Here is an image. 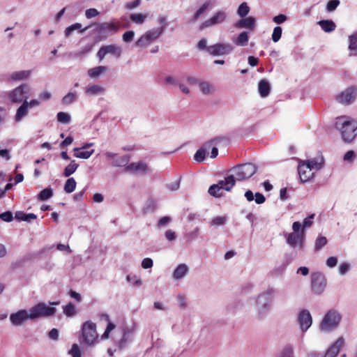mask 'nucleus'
<instances>
[{
    "instance_id": "f257e3e1",
    "label": "nucleus",
    "mask_w": 357,
    "mask_h": 357,
    "mask_svg": "<svg viewBox=\"0 0 357 357\" xmlns=\"http://www.w3.org/2000/svg\"><path fill=\"white\" fill-rule=\"evenodd\" d=\"M335 128L345 142H352L357 136V122L349 117L344 116L336 118Z\"/></svg>"
},
{
    "instance_id": "f03ea898",
    "label": "nucleus",
    "mask_w": 357,
    "mask_h": 357,
    "mask_svg": "<svg viewBox=\"0 0 357 357\" xmlns=\"http://www.w3.org/2000/svg\"><path fill=\"white\" fill-rule=\"evenodd\" d=\"M275 294L276 290L273 287H268L257 296L255 303L258 318L262 319L268 314Z\"/></svg>"
},
{
    "instance_id": "7ed1b4c3",
    "label": "nucleus",
    "mask_w": 357,
    "mask_h": 357,
    "mask_svg": "<svg viewBox=\"0 0 357 357\" xmlns=\"http://www.w3.org/2000/svg\"><path fill=\"white\" fill-rule=\"evenodd\" d=\"M256 167L252 163H244L230 169L228 172L236 181L248 179L256 172Z\"/></svg>"
},
{
    "instance_id": "20e7f679",
    "label": "nucleus",
    "mask_w": 357,
    "mask_h": 357,
    "mask_svg": "<svg viewBox=\"0 0 357 357\" xmlns=\"http://www.w3.org/2000/svg\"><path fill=\"white\" fill-rule=\"evenodd\" d=\"M342 316L339 312L335 310H329L324 317L319 329L321 332H331L337 328L341 321Z\"/></svg>"
},
{
    "instance_id": "39448f33",
    "label": "nucleus",
    "mask_w": 357,
    "mask_h": 357,
    "mask_svg": "<svg viewBox=\"0 0 357 357\" xmlns=\"http://www.w3.org/2000/svg\"><path fill=\"white\" fill-rule=\"evenodd\" d=\"M82 342L86 347H93L97 342L98 334L96 324L91 321H86L82 327Z\"/></svg>"
},
{
    "instance_id": "423d86ee",
    "label": "nucleus",
    "mask_w": 357,
    "mask_h": 357,
    "mask_svg": "<svg viewBox=\"0 0 357 357\" xmlns=\"http://www.w3.org/2000/svg\"><path fill=\"white\" fill-rule=\"evenodd\" d=\"M165 25L159 28L152 29L146 31L135 42V46L139 47L146 48L154 40L158 39L164 32Z\"/></svg>"
},
{
    "instance_id": "0eeeda50",
    "label": "nucleus",
    "mask_w": 357,
    "mask_h": 357,
    "mask_svg": "<svg viewBox=\"0 0 357 357\" xmlns=\"http://www.w3.org/2000/svg\"><path fill=\"white\" fill-rule=\"evenodd\" d=\"M31 314V320L39 317H47L54 315L56 309L54 307H50L45 303H39L29 309Z\"/></svg>"
},
{
    "instance_id": "6e6552de",
    "label": "nucleus",
    "mask_w": 357,
    "mask_h": 357,
    "mask_svg": "<svg viewBox=\"0 0 357 357\" xmlns=\"http://www.w3.org/2000/svg\"><path fill=\"white\" fill-rule=\"evenodd\" d=\"M326 278L321 273L316 272L311 275V288L314 294H321L326 289Z\"/></svg>"
},
{
    "instance_id": "1a4fd4ad",
    "label": "nucleus",
    "mask_w": 357,
    "mask_h": 357,
    "mask_svg": "<svg viewBox=\"0 0 357 357\" xmlns=\"http://www.w3.org/2000/svg\"><path fill=\"white\" fill-rule=\"evenodd\" d=\"M227 15L225 11L220 10L214 13L209 19L205 20L199 25L201 30L222 24L227 19Z\"/></svg>"
},
{
    "instance_id": "9d476101",
    "label": "nucleus",
    "mask_w": 357,
    "mask_h": 357,
    "mask_svg": "<svg viewBox=\"0 0 357 357\" xmlns=\"http://www.w3.org/2000/svg\"><path fill=\"white\" fill-rule=\"evenodd\" d=\"M234 47L229 43H218L208 46L207 52L213 56H222L232 52Z\"/></svg>"
},
{
    "instance_id": "9b49d317",
    "label": "nucleus",
    "mask_w": 357,
    "mask_h": 357,
    "mask_svg": "<svg viewBox=\"0 0 357 357\" xmlns=\"http://www.w3.org/2000/svg\"><path fill=\"white\" fill-rule=\"evenodd\" d=\"M121 53V48L119 45L112 44L102 46L97 53V56L100 61H102L107 54H111L116 58H119Z\"/></svg>"
},
{
    "instance_id": "f8f14e48",
    "label": "nucleus",
    "mask_w": 357,
    "mask_h": 357,
    "mask_svg": "<svg viewBox=\"0 0 357 357\" xmlns=\"http://www.w3.org/2000/svg\"><path fill=\"white\" fill-rule=\"evenodd\" d=\"M29 310H20L10 314V321L13 326H20L29 319H31Z\"/></svg>"
},
{
    "instance_id": "ddd939ff",
    "label": "nucleus",
    "mask_w": 357,
    "mask_h": 357,
    "mask_svg": "<svg viewBox=\"0 0 357 357\" xmlns=\"http://www.w3.org/2000/svg\"><path fill=\"white\" fill-rule=\"evenodd\" d=\"M357 98V91H341L335 95L336 101L343 105L352 104Z\"/></svg>"
},
{
    "instance_id": "4468645a",
    "label": "nucleus",
    "mask_w": 357,
    "mask_h": 357,
    "mask_svg": "<svg viewBox=\"0 0 357 357\" xmlns=\"http://www.w3.org/2000/svg\"><path fill=\"white\" fill-rule=\"evenodd\" d=\"M287 243L293 248L299 246L301 248L303 247L305 241V231L302 230L300 233L292 232L285 234Z\"/></svg>"
},
{
    "instance_id": "2eb2a0df",
    "label": "nucleus",
    "mask_w": 357,
    "mask_h": 357,
    "mask_svg": "<svg viewBox=\"0 0 357 357\" xmlns=\"http://www.w3.org/2000/svg\"><path fill=\"white\" fill-rule=\"evenodd\" d=\"M235 185V179L229 174L224 181H220L217 184L211 185L208 192L213 194L215 189H222V190L230 191Z\"/></svg>"
},
{
    "instance_id": "dca6fc26",
    "label": "nucleus",
    "mask_w": 357,
    "mask_h": 357,
    "mask_svg": "<svg viewBox=\"0 0 357 357\" xmlns=\"http://www.w3.org/2000/svg\"><path fill=\"white\" fill-rule=\"evenodd\" d=\"M298 324L302 332H306L312 324L311 314L307 310H303L300 312L298 319Z\"/></svg>"
},
{
    "instance_id": "f3484780",
    "label": "nucleus",
    "mask_w": 357,
    "mask_h": 357,
    "mask_svg": "<svg viewBox=\"0 0 357 357\" xmlns=\"http://www.w3.org/2000/svg\"><path fill=\"white\" fill-rule=\"evenodd\" d=\"M105 156L112 160V166L114 167H126L130 161L129 155H119L112 152H106Z\"/></svg>"
},
{
    "instance_id": "a211bd4d",
    "label": "nucleus",
    "mask_w": 357,
    "mask_h": 357,
    "mask_svg": "<svg viewBox=\"0 0 357 357\" xmlns=\"http://www.w3.org/2000/svg\"><path fill=\"white\" fill-rule=\"evenodd\" d=\"M136 330V326L134 324L131 328L125 327L123 330V337L118 342L117 347L122 349L125 348L131 341L133 334Z\"/></svg>"
},
{
    "instance_id": "6ab92c4d",
    "label": "nucleus",
    "mask_w": 357,
    "mask_h": 357,
    "mask_svg": "<svg viewBox=\"0 0 357 357\" xmlns=\"http://www.w3.org/2000/svg\"><path fill=\"white\" fill-rule=\"evenodd\" d=\"M96 24L97 25L96 31L102 35H107L110 33H116L119 29V26L112 22Z\"/></svg>"
},
{
    "instance_id": "aec40b11",
    "label": "nucleus",
    "mask_w": 357,
    "mask_h": 357,
    "mask_svg": "<svg viewBox=\"0 0 357 357\" xmlns=\"http://www.w3.org/2000/svg\"><path fill=\"white\" fill-rule=\"evenodd\" d=\"M32 73L31 70H24L20 71H15L7 76L6 80L8 82H20L24 81L29 79Z\"/></svg>"
},
{
    "instance_id": "412c9836",
    "label": "nucleus",
    "mask_w": 357,
    "mask_h": 357,
    "mask_svg": "<svg viewBox=\"0 0 357 357\" xmlns=\"http://www.w3.org/2000/svg\"><path fill=\"white\" fill-rule=\"evenodd\" d=\"M312 171L309 166L305 165V162H300L298 166V172L301 181L304 183L310 180L314 176Z\"/></svg>"
},
{
    "instance_id": "4be33fe9",
    "label": "nucleus",
    "mask_w": 357,
    "mask_h": 357,
    "mask_svg": "<svg viewBox=\"0 0 357 357\" xmlns=\"http://www.w3.org/2000/svg\"><path fill=\"white\" fill-rule=\"evenodd\" d=\"M124 169L127 172L134 174L146 173L148 172V166L144 162L139 161L137 162H132L128 165Z\"/></svg>"
},
{
    "instance_id": "5701e85b",
    "label": "nucleus",
    "mask_w": 357,
    "mask_h": 357,
    "mask_svg": "<svg viewBox=\"0 0 357 357\" xmlns=\"http://www.w3.org/2000/svg\"><path fill=\"white\" fill-rule=\"evenodd\" d=\"M344 338L339 337L321 357H336L344 345Z\"/></svg>"
},
{
    "instance_id": "b1692460",
    "label": "nucleus",
    "mask_w": 357,
    "mask_h": 357,
    "mask_svg": "<svg viewBox=\"0 0 357 357\" xmlns=\"http://www.w3.org/2000/svg\"><path fill=\"white\" fill-rule=\"evenodd\" d=\"M235 26L237 29L245 28L253 30L255 28V18L252 16L247 18L243 17V19L236 23Z\"/></svg>"
},
{
    "instance_id": "393cba45",
    "label": "nucleus",
    "mask_w": 357,
    "mask_h": 357,
    "mask_svg": "<svg viewBox=\"0 0 357 357\" xmlns=\"http://www.w3.org/2000/svg\"><path fill=\"white\" fill-rule=\"evenodd\" d=\"M93 24H91L89 26L82 28V25L80 23H75L71 24L70 26L66 28L64 31V34L66 37H69L74 31H78L79 33H82L91 28Z\"/></svg>"
},
{
    "instance_id": "a878e982",
    "label": "nucleus",
    "mask_w": 357,
    "mask_h": 357,
    "mask_svg": "<svg viewBox=\"0 0 357 357\" xmlns=\"http://www.w3.org/2000/svg\"><path fill=\"white\" fill-rule=\"evenodd\" d=\"M217 140H218V139H215L209 142L208 143L206 144L204 146H202L200 149H199L196 151V153H195V154L194 155V159L197 162H203L204 160V159H205L206 151H207L206 147L209 148L211 144H216V141Z\"/></svg>"
},
{
    "instance_id": "bb28decb",
    "label": "nucleus",
    "mask_w": 357,
    "mask_h": 357,
    "mask_svg": "<svg viewBox=\"0 0 357 357\" xmlns=\"http://www.w3.org/2000/svg\"><path fill=\"white\" fill-rule=\"evenodd\" d=\"M305 162V165L309 166L310 169L317 171L323 167L324 160L322 156H319L318 158L307 160Z\"/></svg>"
},
{
    "instance_id": "cd10ccee",
    "label": "nucleus",
    "mask_w": 357,
    "mask_h": 357,
    "mask_svg": "<svg viewBox=\"0 0 357 357\" xmlns=\"http://www.w3.org/2000/svg\"><path fill=\"white\" fill-rule=\"evenodd\" d=\"M189 271L188 266L185 264H179L173 273V278L175 280L183 278Z\"/></svg>"
},
{
    "instance_id": "c85d7f7f",
    "label": "nucleus",
    "mask_w": 357,
    "mask_h": 357,
    "mask_svg": "<svg viewBox=\"0 0 357 357\" xmlns=\"http://www.w3.org/2000/svg\"><path fill=\"white\" fill-rule=\"evenodd\" d=\"M318 24L321 26V29L326 33H331L335 31L336 28L335 23L331 20H320L318 22Z\"/></svg>"
},
{
    "instance_id": "c756f323",
    "label": "nucleus",
    "mask_w": 357,
    "mask_h": 357,
    "mask_svg": "<svg viewBox=\"0 0 357 357\" xmlns=\"http://www.w3.org/2000/svg\"><path fill=\"white\" fill-rule=\"evenodd\" d=\"M28 102L24 100L22 105L17 109L15 120L16 122L20 121L28 114Z\"/></svg>"
},
{
    "instance_id": "7c9ffc66",
    "label": "nucleus",
    "mask_w": 357,
    "mask_h": 357,
    "mask_svg": "<svg viewBox=\"0 0 357 357\" xmlns=\"http://www.w3.org/2000/svg\"><path fill=\"white\" fill-rule=\"evenodd\" d=\"M8 98L11 102L20 103L24 98V91H11L8 95Z\"/></svg>"
},
{
    "instance_id": "2f4dec72",
    "label": "nucleus",
    "mask_w": 357,
    "mask_h": 357,
    "mask_svg": "<svg viewBox=\"0 0 357 357\" xmlns=\"http://www.w3.org/2000/svg\"><path fill=\"white\" fill-rule=\"evenodd\" d=\"M107 71V67L99 66L88 70V75L91 78H98Z\"/></svg>"
},
{
    "instance_id": "473e14b6",
    "label": "nucleus",
    "mask_w": 357,
    "mask_h": 357,
    "mask_svg": "<svg viewBox=\"0 0 357 357\" xmlns=\"http://www.w3.org/2000/svg\"><path fill=\"white\" fill-rule=\"evenodd\" d=\"M278 357H296L294 346L291 344H286L282 349Z\"/></svg>"
},
{
    "instance_id": "72a5a7b5",
    "label": "nucleus",
    "mask_w": 357,
    "mask_h": 357,
    "mask_svg": "<svg viewBox=\"0 0 357 357\" xmlns=\"http://www.w3.org/2000/svg\"><path fill=\"white\" fill-rule=\"evenodd\" d=\"M83 150L84 149H82L81 148H75L73 150L75 152V156L76 158H82V159H88L94 153V149L86 150V151H83Z\"/></svg>"
},
{
    "instance_id": "f704fd0d",
    "label": "nucleus",
    "mask_w": 357,
    "mask_h": 357,
    "mask_svg": "<svg viewBox=\"0 0 357 357\" xmlns=\"http://www.w3.org/2000/svg\"><path fill=\"white\" fill-rule=\"evenodd\" d=\"M249 40L248 33L246 31H243L237 36V38L234 40V43L238 46H245L248 44Z\"/></svg>"
},
{
    "instance_id": "c9c22d12",
    "label": "nucleus",
    "mask_w": 357,
    "mask_h": 357,
    "mask_svg": "<svg viewBox=\"0 0 357 357\" xmlns=\"http://www.w3.org/2000/svg\"><path fill=\"white\" fill-rule=\"evenodd\" d=\"M15 217L17 220L26 222H30L31 220H35L37 218L34 213H25L23 211H17Z\"/></svg>"
},
{
    "instance_id": "e433bc0d",
    "label": "nucleus",
    "mask_w": 357,
    "mask_h": 357,
    "mask_svg": "<svg viewBox=\"0 0 357 357\" xmlns=\"http://www.w3.org/2000/svg\"><path fill=\"white\" fill-rule=\"evenodd\" d=\"M349 50L351 52L350 55L357 54V33L349 36Z\"/></svg>"
},
{
    "instance_id": "4c0bfd02",
    "label": "nucleus",
    "mask_w": 357,
    "mask_h": 357,
    "mask_svg": "<svg viewBox=\"0 0 357 357\" xmlns=\"http://www.w3.org/2000/svg\"><path fill=\"white\" fill-rule=\"evenodd\" d=\"M147 17L148 14L146 13H133L130 15V18L132 22L137 24H142Z\"/></svg>"
},
{
    "instance_id": "58836bf2",
    "label": "nucleus",
    "mask_w": 357,
    "mask_h": 357,
    "mask_svg": "<svg viewBox=\"0 0 357 357\" xmlns=\"http://www.w3.org/2000/svg\"><path fill=\"white\" fill-rule=\"evenodd\" d=\"M79 165L75 162V160H72L71 162L65 167L63 171V176L65 177H68L72 175L77 169Z\"/></svg>"
},
{
    "instance_id": "ea45409f",
    "label": "nucleus",
    "mask_w": 357,
    "mask_h": 357,
    "mask_svg": "<svg viewBox=\"0 0 357 357\" xmlns=\"http://www.w3.org/2000/svg\"><path fill=\"white\" fill-rule=\"evenodd\" d=\"M63 313L68 317H73L77 314L75 305L71 302L63 306Z\"/></svg>"
},
{
    "instance_id": "a19ab883",
    "label": "nucleus",
    "mask_w": 357,
    "mask_h": 357,
    "mask_svg": "<svg viewBox=\"0 0 357 357\" xmlns=\"http://www.w3.org/2000/svg\"><path fill=\"white\" fill-rule=\"evenodd\" d=\"M164 84L167 86H178L181 89H186L183 84H180L178 81L172 76H168L164 79Z\"/></svg>"
},
{
    "instance_id": "79ce46f5",
    "label": "nucleus",
    "mask_w": 357,
    "mask_h": 357,
    "mask_svg": "<svg viewBox=\"0 0 357 357\" xmlns=\"http://www.w3.org/2000/svg\"><path fill=\"white\" fill-rule=\"evenodd\" d=\"M187 82L190 86H195L196 84H199L200 89H207L208 84L206 82H201L198 79L194 77H188L186 79Z\"/></svg>"
},
{
    "instance_id": "37998d69",
    "label": "nucleus",
    "mask_w": 357,
    "mask_h": 357,
    "mask_svg": "<svg viewBox=\"0 0 357 357\" xmlns=\"http://www.w3.org/2000/svg\"><path fill=\"white\" fill-rule=\"evenodd\" d=\"M76 188V181L74 179V178H69L67 179V181L65 183L64 185V191L67 193H71L73 192Z\"/></svg>"
},
{
    "instance_id": "c03bdc74",
    "label": "nucleus",
    "mask_w": 357,
    "mask_h": 357,
    "mask_svg": "<svg viewBox=\"0 0 357 357\" xmlns=\"http://www.w3.org/2000/svg\"><path fill=\"white\" fill-rule=\"evenodd\" d=\"M53 195V190L50 188H47L40 191L38 194V198L40 201H45Z\"/></svg>"
},
{
    "instance_id": "a18cd8bd",
    "label": "nucleus",
    "mask_w": 357,
    "mask_h": 357,
    "mask_svg": "<svg viewBox=\"0 0 357 357\" xmlns=\"http://www.w3.org/2000/svg\"><path fill=\"white\" fill-rule=\"evenodd\" d=\"M156 208V202L153 199H149L144 206V211L145 213H150L154 211Z\"/></svg>"
},
{
    "instance_id": "49530a36",
    "label": "nucleus",
    "mask_w": 357,
    "mask_h": 357,
    "mask_svg": "<svg viewBox=\"0 0 357 357\" xmlns=\"http://www.w3.org/2000/svg\"><path fill=\"white\" fill-rule=\"evenodd\" d=\"M250 12V8L247 3H242L238 8L237 14L240 17H245L248 15Z\"/></svg>"
},
{
    "instance_id": "de8ad7c7",
    "label": "nucleus",
    "mask_w": 357,
    "mask_h": 357,
    "mask_svg": "<svg viewBox=\"0 0 357 357\" xmlns=\"http://www.w3.org/2000/svg\"><path fill=\"white\" fill-rule=\"evenodd\" d=\"M327 242V238L325 236H318L317 239L315 240L314 243L315 251L320 250L323 247H324L326 245Z\"/></svg>"
},
{
    "instance_id": "09e8293b",
    "label": "nucleus",
    "mask_w": 357,
    "mask_h": 357,
    "mask_svg": "<svg viewBox=\"0 0 357 357\" xmlns=\"http://www.w3.org/2000/svg\"><path fill=\"white\" fill-rule=\"evenodd\" d=\"M77 94L73 92L68 93L62 99V103L66 105H68L74 102L77 98Z\"/></svg>"
},
{
    "instance_id": "8fccbe9b",
    "label": "nucleus",
    "mask_w": 357,
    "mask_h": 357,
    "mask_svg": "<svg viewBox=\"0 0 357 357\" xmlns=\"http://www.w3.org/2000/svg\"><path fill=\"white\" fill-rule=\"evenodd\" d=\"M56 117L57 121L60 123L68 124L70 122V116L68 113L59 112Z\"/></svg>"
},
{
    "instance_id": "3c124183",
    "label": "nucleus",
    "mask_w": 357,
    "mask_h": 357,
    "mask_svg": "<svg viewBox=\"0 0 357 357\" xmlns=\"http://www.w3.org/2000/svg\"><path fill=\"white\" fill-rule=\"evenodd\" d=\"M199 234V229L198 227H195V229L189 233L185 234L184 238L188 242H190L196 239Z\"/></svg>"
},
{
    "instance_id": "603ef678",
    "label": "nucleus",
    "mask_w": 357,
    "mask_h": 357,
    "mask_svg": "<svg viewBox=\"0 0 357 357\" xmlns=\"http://www.w3.org/2000/svg\"><path fill=\"white\" fill-rule=\"evenodd\" d=\"M282 29L280 26H275L272 33V40L274 43L280 40L282 36Z\"/></svg>"
},
{
    "instance_id": "864d4df0",
    "label": "nucleus",
    "mask_w": 357,
    "mask_h": 357,
    "mask_svg": "<svg viewBox=\"0 0 357 357\" xmlns=\"http://www.w3.org/2000/svg\"><path fill=\"white\" fill-rule=\"evenodd\" d=\"M339 0H330L326 4V10L328 12H333L340 5Z\"/></svg>"
},
{
    "instance_id": "5fc2aeb1",
    "label": "nucleus",
    "mask_w": 357,
    "mask_h": 357,
    "mask_svg": "<svg viewBox=\"0 0 357 357\" xmlns=\"http://www.w3.org/2000/svg\"><path fill=\"white\" fill-rule=\"evenodd\" d=\"M227 218L225 216H218L214 218L211 225L213 226H222L224 225L226 223Z\"/></svg>"
},
{
    "instance_id": "6e6d98bb",
    "label": "nucleus",
    "mask_w": 357,
    "mask_h": 357,
    "mask_svg": "<svg viewBox=\"0 0 357 357\" xmlns=\"http://www.w3.org/2000/svg\"><path fill=\"white\" fill-rule=\"evenodd\" d=\"M68 354L72 357H81V351L77 344H73L68 351Z\"/></svg>"
},
{
    "instance_id": "4d7b16f0",
    "label": "nucleus",
    "mask_w": 357,
    "mask_h": 357,
    "mask_svg": "<svg viewBox=\"0 0 357 357\" xmlns=\"http://www.w3.org/2000/svg\"><path fill=\"white\" fill-rule=\"evenodd\" d=\"M100 12L96 8H89L85 11V17L87 19H91L98 16Z\"/></svg>"
},
{
    "instance_id": "13d9d810",
    "label": "nucleus",
    "mask_w": 357,
    "mask_h": 357,
    "mask_svg": "<svg viewBox=\"0 0 357 357\" xmlns=\"http://www.w3.org/2000/svg\"><path fill=\"white\" fill-rule=\"evenodd\" d=\"M314 218V214L312 213L306 218L304 219L303 222V229L304 231L305 229L309 228L312 226L313 223V219Z\"/></svg>"
},
{
    "instance_id": "bf43d9fd",
    "label": "nucleus",
    "mask_w": 357,
    "mask_h": 357,
    "mask_svg": "<svg viewBox=\"0 0 357 357\" xmlns=\"http://www.w3.org/2000/svg\"><path fill=\"white\" fill-rule=\"evenodd\" d=\"M0 218L6 222H10L13 220L12 212L8 211L0 214Z\"/></svg>"
},
{
    "instance_id": "052dcab7",
    "label": "nucleus",
    "mask_w": 357,
    "mask_h": 357,
    "mask_svg": "<svg viewBox=\"0 0 357 357\" xmlns=\"http://www.w3.org/2000/svg\"><path fill=\"white\" fill-rule=\"evenodd\" d=\"M135 32L133 31H126L123 36L122 39L125 43H130L133 40Z\"/></svg>"
},
{
    "instance_id": "680f3d73",
    "label": "nucleus",
    "mask_w": 357,
    "mask_h": 357,
    "mask_svg": "<svg viewBox=\"0 0 357 357\" xmlns=\"http://www.w3.org/2000/svg\"><path fill=\"white\" fill-rule=\"evenodd\" d=\"M171 221V218H169V216H164L159 220L157 224V227L158 228L164 227L167 226L169 223H170Z\"/></svg>"
},
{
    "instance_id": "e2e57ef3",
    "label": "nucleus",
    "mask_w": 357,
    "mask_h": 357,
    "mask_svg": "<svg viewBox=\"0 0 357 357\" xmlns=\"http://www.w3.org/2000/svg\"><path fill=\"white\" fill-rule=\"evenodd\" d=\"M141 3L140 0H135L126 4L125 8L127 10H131L138 7Z\"/></svg>"
},
{
    "instance_id": "0e129e2a",
    "label": "nucleus",
    "mask_w": 357,
    "mask_h": 357,
    "mask_svg": "<svg viewBox=\"0 0 357 357\" xmlns=\"http://www.w3.org/2000/svg\"><path fill=\"white\" fill-rule=\"evenodd\" d=\"M153 261L151 258H144L142 261V267L144 269L150 268L153 266Z\"/></svg>"
},
{
    "instance_id": "69168bd1",
    "label": "nucleus",
    "mask_w": 357,
    "mask_h": 357,
    "mask_svg": "<svg viewBox=\"0 0 357 357\" xmlns=\"http://www.w3.org/2000/svg\"><path fill=\"white\" fill-rule=\"evenodd\" d=\"M180 180L181 179H178V181H176L173 183H168L166 187L168 190H171V191H176V190H178L179 189V187H180Z\"/></svg>"
},
{
    "instance_id": "338daca9",
    "label": "nucleus",
    "mask_w": 357,
    "mask_h": 357,
    "mask_svg": "<svg viewBox=\"0 0 357 357\" xmlns=\"http://www.w3.org/2000/svg\"><path fill=\"white\" fill-rule=\"evenodd\" d=\"M287 20V17L284 14H280L273 17V20L275 23L280 24L284 22Z\"/></svg>"
},
{
    "instance_id": "774afa93",
    "label": "nucleus",
    "mask_w": 357,
    "mask_h": 357,
    "mask_svg": "<svg viewBox=\"0 0 357 357\" xmlns=\"http://www.w3.org/2000/svg\"><path fill=\"white\" fill-rule=\"evenodd\" d=\"M47 336L50 340H59V331L56 328H52L48 333Z\"/></svg>"
}]
</instances>
